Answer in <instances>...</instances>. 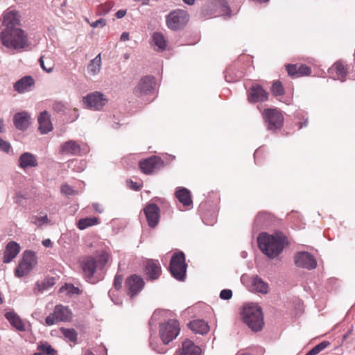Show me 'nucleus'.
I'll return each instance as SVG.
<instances>
[{"mask_svg":"<svg viewBox=\"0 0 355 355\" xmlns=\"http://www.w3.org/2000/svg\"><path fill=\"white\" fill-rule=\"evenodd\" d=\"M0 42L13 52H21L29 46L28 35L22 29H1Z\"/></svg>","mask_w":355,"mask_h":355,"instance_id":"obj_1","label":"nucleus"},{"mask_svg":"<svg viewBox=\"0 0 355 355\" xmlns=\"http://www.w3.org/2000/svg\"><path fill=\"white\" fill-rule=\"evenodd\" d=\"M243 322L253 331L262 329L264 322L261 308L256 304L250 303L243 306L241 312Z\"/></svg>","mask_w":355,"mask_h":355,"instance_id":"obj_2","label":"nucleus"},{"mask_svg":"<svg viewBox=\"0 0 355 355\" xmlns=\"http://www.w3.org/2000/svg\"><path fill=\"white\" fill-rule=\"evenodd\" d=\"M257 243L261 251L270 258L278 256L284 248L282 238L268 235L266 233L259 234Z\"/></svg>","mask_w":355,"mask_h":355,"instance_id":"obj_3","label":"nucleus"},{"mask_svg":"<svg viewBox=\"0 0 355 355\" xmlns=\"http://www.w3.org/2000/svg\"><path fill=\"white\" fill-rule=\"evenodd\" d=\"M190 16L187 10L176 9L171 11L166 17L167 27L172 31L182 29L188 24Z\"/></svg>","mask_w":355,"mask_h":355,"instance_id":"obj_4","label":"nucleus"},{"mask_svg":"<svg viewBox=\"0 0 355 355\" xmlns=\"http://www.w3.org/2000/svg\"><path fill=\"white\" fill-rule=\"evenodd\" d=\"M187 268L184 254L182 252L173 254L169 264V270L172 276L178 281H184Z\"/></svg>","mask_w":355,"mask_h":355,"instance_id":"obj_5","label":"nucleus"},{"mask_svg":"<svg viewBox=\"0 0 355 355\" xmlns=\"http://www.w3.org/2000/svg\"><path fill=\"white\" fill-rule=\"evenodd\" d=\"M179 322L176 320H169L159 327V336L164 345L168 344L175 339L180 333Z\"/></svg>","mask_w":355,"mask_h":355,"instance_id":"obj_6","label":"nucleus"},{"mask_svg":"<svg viewBox=\"0 0 355 355\" xmlns=\"http://www.w3.org/2000/svg\"><path fill=\"white\" fill-rule=\"evenodd\" d=\"M37 263V257L35 252L31 250L24 251L23 259L15 270L16 276L21 277L26 275L33 270Z\"/></svg>","mask_w":355,"mask_h":355,"instance_id":"obj_7","label":"nucleus"},{"mask_svg":"<svg viewBox=\"0 0 355 355\" xmlns=\"http://www.w3.org/2000/svg\"><path fill=\"white\" fill-rule=\"evenodd\" d=\"M263 118L269 130L279 129L283 125L284 118L276 109H267L264 111Z\"/></svg>","mask_w":355,"mask_h":355,"instance_id":"obj_8","label":"nucleus"},{"mask_svg":"<svg viewBox=\"0 0 355 355\" xmlns=\"http://www.w3.org/2000/svg\"><path fill=\"white\" fill-rule=\"evenodd\" d=\"M155 85V78L147 76L142 78L134 89V94L137 97L148 95L153 92Z\"/></svg>","mask_w":355,"mask_h":355,"instance_id":"obj_9","label":"nucleus"},{"mask_svg":"<svg viewBox=\"0 0 355 355\" xmlns=\"http://www.w3.org/2000/svg\"><path fill=\"white\" fill-rule=\"evenodd\" d=\"M143 266L147 280L157 279L162 274L161 266L157 260L147 259L144 262Z\"/></svg>","mask_w":355,"mask_h":355,"instance_id":"obj_10","label":"nucleus"},{"mask_svg":"<svg viewBox=\"0 0 355 355\" xmlns=\"http://www.w3.org/2000/svg\"><path fill=\"white\" fill-rule=\"evenodd\" d=\"M83 101L87 107L94 110H101L107 103L103 94L98 92L90 93L84 96Z\"/></svg>","mask_w":355,"mask_h":355,"instance_id":"obj_11","label":"nucleus"},{"mask_svg":"<svg viewBox=\"0 0 355 355\" xmlns=\"http://www.w3.org/2000/svg\"><path fill=\"white\" fill-rule=\"evenodd\" d=\"M144 284V281L141 277L137 275H132L126 279L125 287L128 295L132 297L143 289Z\"/></svg>","mask_w":355,"mask_h":355,"instance_id":"obj_12","label":"nucleus"},{"mask_svg":"<svg viewBox=\"0 0 355 355\" xmlns=\"http://www.w3.org/2000/svg\"><path fill=\"white\" fill-rule=\"evenodd\" d=\"M163 166V160L157 156H151L148 159L141 160L139 162V168L141 171L147 175L151 174L153 172L159 170Z\"/></svg>","mask_w":355,"mask_h":355,"instance_id":"obj_13","label":"nucleus"},{"mask_svg":"<svg viewBox=\"0 0 355 355\" xmlns=\"http://www.w3.org/2000/svg\"><path fill=\"white\" fill-rule=\"evenodd\" d=\"M295 263L297 267L308 270L314 269L317 266L316 259L307 252L297 253L295 256Z\"/></svg>","mask_w":355,"mask_h":355,"instance_id":"obj_14","label":"nucleus"},{"mask_svg":"<svg viewBox=\"0 0 355 355\" xmlns=\"http://www.w3.org/2000/svg\"><path fill=\"white\" fill-rule=\"evenodd\" d=\"M80 266L86 280L92 282L96 270L98 268L96 259L92 257H87L81 261Z\"/></svg>","mask_w":355,"mask_h":355,"instance_id":"obj_15","label":"nucleus"},{"mask_svg":"<svg viewBox=\"0 0 355 355\" xmlns=\"http://www.w3.org/2000/svg\"><path fill=\"white\" fill-rule=\"evenodd\" d=\"M20 15L16 10L6 12L3 16L2 29H21L20 28Z\"/></svg>","mask_w":355,"mask_h":355,"instance_id":"obj_16","label":"nucleus"},{"mask_svg":"<svg viewBox=\"0 0 355 355\" xmlns=\"http://www.w3.org/2000/svg\"><path fill=\"white\" fill-rule=\"evenodd\" d=\"M148 225L154 228L159 220V208L155 203H150L146 205L144 209Z\"/></svg>","mask_w":355,"mask_h":355,"instance_id":"obj_17","label":"nucleus"},{"mask_svg":"<svg viewBox=\"0 0 355 355\" xmlns=\"http://www.w3.org/2000/svg\"><path fill=\"white\" fill-rule=\"evenodd\" d=\"M328 73L334 80H339L341 82H345L347 74V69L342 61H338L328 69Z\"/></svg>","mask_w":355,"mask_h":355,"instance_id":"obj_18","label":"nucleus"},{"mask_svg":"<svg viewBox=\"0 0 355 355\" xmlns=\"http://www.w3.org/2000/svg\"><path fill=\"white\" fill-rule=\"evenodd\" d=\"M268 98V93L261 86L256 85L252 86L248 91V101L250 103L265 101Z\"/></svg>","mask_w":355,"mask_h":355,"instance_id":"obj_19","label":"nucleus"},{"mask_svg":"<svg viewBox=\"0 0 355 355\" xmlns=\"http://www.w3.org/2000/svg\"><path fill=\"white\" fill-rule=\"evenodd\" d=\"M13 123L17 129L24 131L31 124V115L27 112H17L13 116Z\"/></svg>","mask_w":355,"mask_h":355,"instance_id":"obj_20","label":"nucleus"},{"mask_svg":"<svg viewBox=\"0 0 355 355\" xmlns=\"http://www.w3.org/2000/svg\"><path fill=\"white\" fill-rule=\"evenodd\" d=\"M35 85V80L31 76H26L20 78L14 84V89L19 94H23L31 90Z\"/></svg>","mask_w":355,"mask_h":355,"instance_id":"obj_21","label":"nucleus"},{"mask_svg":"<svg viewBox=\"0 0 355 355\" xmlns=\"http://www.w3.org/2000/svg\"><path fill=\"white\" fill-rule=\"evenodd\" d=\"M200 349L192 341L186 340L182 343V348L175 355H200Z\"/></svg>","mask_w":355,"mask_h":355,"instance_id":"obj_22","label":"nucleus"},{"mask_svg":"<svg viewBox=\"0 0 355 355\" xmlns=\"http://www.w3.org/2000/svg\"><path fill=\"white\" fill-rule=\"evenodd\" d=\"M20 247L18 243L15 241L9 242L4 250L3 253V263H10L17 255L19 254Z\"/></svg>","mask_w":355,"mask_h":355,"instance_id":"obj_23","label":"nucleus"},{"mask_svg":"<svg viewBox=\"0 0 355 355\" xmlns=\"http://www.w3.org/2000/svg\"><path fill=\"white\" fill-rule=\"evenodd\" d=\"M38 165L35 156L31 153H24L19 158V166L21 168L35 167Z\"/></svg>","mask_w":355,"mask_h":355,"instance_id":"obj_24","label":"nucleus"},{"mask_svg":"<svg viewBox=\"0 0 355 355\" xmlns=\"http://www.w3.org/2000/svg\"><path fill=\"white\" fill-rule=\"evenodd\" d=\"M60 151L62 154L77 156L80 155V146L76 141L69 140L62 145Z\"/></svg>","mask_w":355,"mask_h":355,"instance_id":"obj_25","label":"nucleus"},{"mask_svg":"<svg viewBox=\"0 0 355 355\" xmlns=\"http://www.w3.org/2000/svg\"><path fill=\"white\" fill-rule=\"evenodd\" d=\"M190 329L195 334H206L209 331L208 324L203 320H194L188 324Z\"/></svg>","mask_w":355,"mask_h":355,"instance_id":"obj_26","label":"nucleus"},{"mask_svg":"<svg viewBox=\"0 0 355 355\" xmlns=\"http://www.w3.org/2000/svg\"><path fill=\"white\" fill-rule=\"evenodd\" d=\"M39 130L42 134H46L53 129L52 123L50 121L49 115L47 112H42L38 117Z\"/></svg>","mask_w":355,"mask_h":355,"instance_id":"obj_27","label":"nucleus"},{"mask_svg":"<svg viewBox=\"0 0 355 355\" xmlns=\"http://www.w3.org/2000/svg\"><path fill=\"white\" fill-rule=\"evenodd\" d=\"M5 317L11 324V325L16 328L17 330L21 331H24L26 330L25 325L22 320L15 311L6 312Z\"/></svg>","mask_w":355,"mask_h":355,"instance_id":"obj_28","label":"nucleus"},{"mask_svg":"<svg viewBox=\"0 0 355 355\" xmlns=\"http://www.w3.org/2000/svg\"><path fill=\"white\" fill-rule=\"evenodd\" d=\"M54 311L59 321L67 322L72 318V313L67 306L61 304L56 305Z\"/></svg>","mask_w":355,"mask_h":355,"instance_id":"obj_29","label":"nucleus"},{"mask_svg":"<svg viewBox=\"0 0 355 355\" xmlns=\"http://www.w3.org/2000/svg\"><path fill=\"white\" fill-rule=\"evenodd\" d=\"M251 289L253 291L266 294L268 291V284L265 282L261 277L256 275L252 279Z\"/></svg>","mask_w":355,"mask_h":355,"instance_id":"obj_30","label":"nucleus"},{"mask_svg":"<svg viewBox=\"0 0 355 355\" xmlns=\"http://www.w3.org/2000/svg\"><path fill=\"white\" fill-rule=\"evenodd\" d=\"M176 198L184 206H189L192 204L190 191L186 188H182L175 193Z\"/></svg>","mask_w":355,"mask_h":355,"instance_id":"obj_31","label":"nucleus"},{"mask_svg":"<svg viewBox=\"0 0 355 355\" xmlns=\"http://www.w3.org/2000/svg\"><path fill=\"white\" fill-rule=\"evenodd\" d=\"M101 67V53L97 55L94 59H92L87 66V71L92 76L96 75Z\"/></svg>","mask_w":355,"mask_h":355,"instance_id":"obj_32","label":"nucleus"},{"mask_svg":"<svg viewBox=\"0 0 355 355\" xmlns=\"http://www.w3.org/2000/svg\"><path fill=\"white\" fill-rule=\"evenodd\" d=\"M54 277H46L42 282H37L35 285V290H37L40 293L49 289L55 284Z\"/></svg>","mask_w":355,"mask_h":355,"instance_id":"obj_33","label":"nucleus"},{"mask_svg":"<svg viewBox=\"0 0 355 355\" xmlns=\"http://www.w3.org/2000/svg\"><path fill=\"white\" fill-rule=\"evenodd\" d=\"M153 40L159 50L163 51L166 48V41L163 35L160 33H155L153 35Z\"/></svg>","mask_w":355,"mask_h":355,"instance_id":"obj_34","label":"nucleus"},{"mask_svg":"<svg viewBox=\"0 0 355 355\" xmlns=\"http://www.w3.org/2000/svg\"><path fill=\"white\" fill-rule=\"evenodd\" d=\"M97 218H85L79 220L78 223V227L80 230H85L88 227L95 225L97 223Z\"/></svg>","mask_w":355,"mask_h":355,"instance_id":"obj_35","label":"nucleus"},{"mask_svg":"<svg viewBox=\"0 0 355 355\" xmlns=\"http://www.w3.org/2000/svg\"><path fill=\"white\" fill-rule=\"evenodd\" d=\"M37 349L45 352L47 355H56L57 352L47 343H40L37 346Z\"/></svg>","mask_w":355,"mask_h":355,"instance_id":"obj_36","label":"nucleus"},{"mask_svg":"<svg viewBox=\"0 0 355 355\" xmlns=\"http://www.w3.org/2000/svg\"><path fill=\"white\" fill-rule=\"evenodd\" d=\"M63 335L71 342H76L77 333L73 329H61Z\"/></svg>","mask_w":355,"mask_h":355,"instance_id":"obj_37","label":"nucleus"},{"mask_svg":"<svg viewBox=\"0 0 355 355\" xmlns=\"http://www.w3.org/2000/svg\"><path fill=\"white\" fill-rule=\"evenodd\" d=\"M271 92L275 96H282L284 94V89L282 86V84L279 81H275L273 83Z\"/></svg>","mask_w":355,"mask_h":355,"instance_id":"obj_38","label":"nucleus"},{"mask_svg":"<svg viewBox=\"0 0 355 355\" xmlns=\"http://www.w3.org/2000/svg\"><path fill=\"white\" fill-rule=\"evenodd\" d=\"M31 221L37 227H41L43 224L48 223L49 219L46 215L43 216H33L31 217Z\"/></svg>","mask_w":355,"mask_h":355,"instance_id":"obj_39","label":"nucleus"},{"mask_svg":"<svg viewBox=\"0 0 355 355\" xmlns=\"http://www.w3.org/2000/svg\"><path fill=\"white\" fill-rule=\"evenodd\" d=\"M44 56L40 57L39 59L40 64L42 69L47 73H50L53 71V64L51 62L50 60H48L46 62L44 60Z\"/></svg>","mask_w":355,"mask_h":355,"instance_id":"obj_40","label":"nucleus"},{"mask_svg":"<svg viewBox=\"0 0 355 355\" xmlns=\"http://www.w3.org/2000/svg\"><path fill=\"white\" fill-rule=\"evenodd\" d=\"M109 259L108 254L103 252L102 253L96 260L98 268L102 269L103 266L107 263Z\"/></svg>","mask_w":355,"mask_h":355,"instance_id":"obj_41","label":"nucleus"},{"mask_svg":"<svg viewBox=\"0 0 355 355\" xmlns=\"http://www.w3.org/2000/svg\"><path fill=\"white\" fill-rule=\"evenodd\" d=\"M113 6H114V2L108 1L104 4H101L99 6L98 11L100 12V13L101 15H105L110 11V10L113 8Z\"/></svg>","mask_w":355,"mask_h":355,"instance_id":"obj_42","label":"nucleus"},{"mask_svg":"<svg viewBox=\"0 0 355 355\" xmlns=\"http://www.w3.org/2000/svg\"><path fill=\"white\" fill-rule=\"evenodd\" d=\"M311 72V68L306 64L297 65V77L309 75Z\"/></svg>","mask_w":355,"mask_h":355,"instance_id":"obj_43","label":"nucleus"},{"mask_svg":"<svg viewBox=\"0 0 355 355\" xmlns=\"http://www.w3.org/2000/svg\"><path fill=\"white\" fill-rule=\"evenodd\" d=\"M0 151L4 152L8 154L10 151H12V146H11L10 144L7 141L3 140L1 137H0Z\"/></svg>","mask_w":355,"mask_h":355,"instance_id":"obj_44","label":"nucleus"},{"mask_svg":"<svg viewBox=\"0 0 355 355\" xmlns=\"http://www.w3.org/2000/svg\"><path fill=\"white\" fill-rule=\"evenodd\" d=\"M267 218V215L264 213H259V214H257V216H256L255 219H254V225L257 227H259V226H261L264 224L265 223V220Z\"/></svg>","mask_w":355,"mask_h":355,"instance_id":"obj_45","label":"nucleus"},{"mask_svg":"<svg viewBox=\"0 0 355 355\" xmlns=\"http://www.w3.org/2000/svg\"><path fill=\"white\" fill-rule=\"evenodd\" d=\"M58 322H59V320L54 311L53 313H51L49 316H47L45 320L46 324L48 326L53 325Z\"/></svg>","mask_w":355,"mask_h":355,"instance_id":"obj_46","label":"nucleus"},{"mask_svg":"<svg viewBox=\"0 0 355 355\" xmlns=\"http://www.w3.org/2000/svg\"><path fill=\"white\" fill-rule=\"evenodd\" d=\"M330 345L328 341H322L318 345H315L312 349L318 354L324 349H326Z\"/></svg>","mask_w":355,"mask_h":355,"instance_id":"obj_47","label":"nucleus"},{"mask_svg":"<svg viewBox=\"0 0 355 355\" xmlns=\"http://www.w3.org/2000/svg\"><path fill=\"white\" fill-rule=\"evenodd\" d=\"M286 70L288 75L291 77H297V64H288Z\"/></svg>","mask_w":355,"mask_h":355,"instance_id":"obj_48","label":"nucleus"},{"mask_svg":"<svg viewBox=\"0 0 355 355\" xmlns=\"http://www.w3.org/2000/svg\"><path fill=\"white\" fill-rule=\"evenodd\" d=\"M232 297V291L230 289H223L220 291V297L222 300H230Z\"/></svg>","mask_w":355,"mask_h":355,"instance_id":"obj_49","label":"nucleus"},{"mask_svg":"<svg viewBox=\"0 0 355 355\" xmlns=\"http://www.w3.org/2000/svg\"><path fill=\"white\" fill-rule=\"evenodd\" d=\"M61 192L67 196H72L74 194L75 191L67 184H64L61 187Z\"/></svg>","mask_w":355,"mask_h":355,"instance_id":"obj_50","label":"nucleus"},{"mask_svg":"<svg viewBox=\"0 0 355 355\" xmlns=\"http://www.w3.org/2000/svg\"><path fill=\"white\" fill-rule=\"evenodd\" d=\"M123 282V277L121 275H116L114 280V286L116 289L119 290L121 288Z\"/></svg>","mask_w":355,"mask_h":355,"instance_id":"obj_51","label":"nucleus"},{"mask_svg":"<svg viewBox=\"0 0 355 355\" xmlns=\"http://www.w3.org/2000/svg\"><path fill=\"white\" fill-rule=\"evenodd\" d=\"M106 25L105 19L103 18H100L99 19L94 21L90 24V26L93 28H96L98 26H101V27H103Z\"/></svg>","mask_w":355,"mask_h":355,"instance_id":"obj_52","label":"nucleus"},{"mask_svg":"<svg viewBox=\"0 0 355 355\" xmlns=\"http://www.w3.org/2000/svg\"><path fill=\"white\" fill-rule=\"evenodd\" d=\"M53 108L55 112H61L64 111V105L60 102H57L54 103Z\"/></svg>","mask_w":355,"mask_h":355,"instance_id":"obj_53","label":"nucleus"},{"mask_svg":"<svg viewBox=\"0 0 355 355\" xmlns=\"http://www.w3.org/2000/svg\"><path fill=\"white\" fill-rule=\"evenodd\" d=\"M128 184L129 187L135 191H138L141 188L140 185H139L137 182H133L132 180L128 181Z\"/></svg>","mask_w":355,"mask_h":355,"instance_id":"obj_54","label":"nucleus"},{"mask_svg":"<svg viewBox=\"0 0 355 355\" xmlns=\"http://www.w3.org/2000/svg\"><path fill=\"white\" fill-rule=\"evenodd\" d=\"M125 14H126L125 10H119L116 12L115 16L118 19H121V18L123 17L125 15Z\"/></svg>","mask_w":355,"mask_h":355,"instance_id":"obj_55","label":"nucleus"},{"mask_svg":"<svg viewBox=\"0 0 355 355\" xmlns=\"http://www.w3.org/2000/svg\"><path fill=\"white\" fill-rule=\"evenodd\" d=\"M150 345L151 348H152L153 350L156 351L157 353H159V354H164V353H165V352H166V350H163V349H161V350H159V349H157L155 348V347L154 346V345H153V340H152V338H150Z\"/></svg>","mask_w":355,"mask_h":355,"instance_id":"obj_56","label":"nucleus"},{"mask_svg":"<svg viewBox=\"0 0 355 355\" xmlns=\"http://www.w3.org/2000/svg\"><path fill=\"white\" fill-rule=\"evenodd\" d=\"M121 41H127L129 40V33L127 32H123L120 37Z\"/></svg>","mask_w":355,"mask_h":355,"instance_id":"obj_57","label":"nucleus"},{"mask_svg":"<svg viewBox=\"0 0 355 355\" xmlns=\"http://www.w3.org/2000/svg\"><path fill=\"white\" fill-rule=\"evenodd\" d=\"M42 245L45 247H51L52 242H51V239H46L42 241Z\"/></svg>","mask_w":355,"mask_h":355,"instance_id":"obj_58","label":"nucleus"},{"mask_svg":"<svg viewBox=\"0 0 355 355\" xmlns=\"http://www.w3.org/2000/svg\"><path fill=\"white\" fill-rule=\"evenodd\" d=\"M94 209L98 213H102L103 211V209L101 207V205L98 204H94Z\"/></svg>","mask_w":355,"mask_h":355,"instance_id":"obj_59","label":"nucleus"},{"mask_svg":"<svg viewBox=\"0 0 355 355\" xmlns=\"http://www.w3.org/2000/svg\"><path fill=\"white\" fill-rule=\"evenodd\" d=\"M15 198H16V202L20 203L21 199L24 198V197L21 193H17L16 194Z\"/></svg>","mask_w":355,"mask_h":355,"instance_id":"obj_60","label":"nucleus"},{"mask_svg":"<svg viewBox=\"0 0 355 355\" xmlns=\"http://www.w3.org/2000/svg\"><path fill=\"white\" fill-rule=\"evenodd\" d=\"M4 121L3 119H0V133H3L5 130L4 128Z\"/></svg>","mask_w":355,"mask_h":355,"instance_id":"obj_61","label":"nucleus"},{"mask_svg":"<svg viewBox=\"0 0 355 355\" xmlns=\"http://www.w3.org/2000/svg\"><path fill=\"white\" fill-rule=\"evenodd\" d=\"M196 0H183V2L187 5L192 6L195 3Z\"/></svg>","mask_w":355,"mask_h":355,"instance_id":"obj_62","label":"nucleus"},{"mask_svg":"<svg viewBox=\"0 0 355 355\" xmlns=\"http://www.w3.org/2000/svg\"><path fill=\"white\" fill-rule=\"evenodd\" d=\"M352 330L353 329H352V327L350 329H349V331L345 335H343V339H346L349 336V335L352 334Z\"/></svg>","mask_w":355,"mask_h":355,"instance_id":"obj_63","label":"nucleus"},{"mask_svg":"<svg viewBox=\"0 0 355 355\" xmlns=\"http://www.w3.org/2000/svg\"><path fill=\"white\" fill-rule=\"evenodd\" d=\"M305 355H317V354L311 349Z\"/></svg>","mask_w":355,"mask_h":355,"instance_id":"obj_64","label":"nucleus"}]
</instances>
